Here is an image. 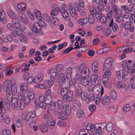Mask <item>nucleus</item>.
Masks as SVG:
<instances>
[{"instance_id": "obj_16", "label": "nucleus", "mask_w": 135, "mask_h": 135, "mask_svg": "<svg viewBox=\"0 0 135 135\" xmlns=\"http://www.w3.org/2000/svg\"><path fill=\"white\" fill-rule=\"evenodd\" d=\"M62 109L63 112L66 114L68 115H69L71 111V108L70 106L68 105H65L63 106Z\"/></svg>"}, {"instance_id": "obj_7", "label": "nucleus", "mask_w": 135, "mask_h": 135, "mask_svg": "<svg viewBox=\"0 0 135 135\" xmlns=\"http://www.w3.org/2000/svg\"><path fill=\"white\" fill-rule=\"evenodd\" d=\"M59 83L60 86L64 84L68 80L67 76L64 73H61L58 75Z\"/></svg>"}, {"instance_id": "obj_20", "label": "nucleus", "mask_w": 135, "mask_h": 135, "mask_svg": "<svg viewBox=\"0 0 135 135\" xmlns=\"http://www.w3.org/2000/svg\"><path fill=\"white\" fill-rule=\"evenodd\" d=\"M74 88L75 89V94L76 96L77 97L80 96L83 91L81 87L79 85H77L75 86Z\"/></svg>"}, {"instance_id": "obj_5", "label": "nucleus", "mask_w": 135, "mask_h": 135, "mask_svg": "<svg viewBox=\"0 0 135 135\" xmlns=\"http://www.w3.org/2000/svg\"><path fill=\"white\" fill-rule=\"evenodd\" d=\"M112 61L113 60L111 57H109L105 60L104 65V70H110Z\"/></svg>"}, {"instance_id": "obj_49", "label": "nucleus", "mask_w": 135, "mask_h": 135, "mask_svg": "<svg viewBox=\"0 0 135 135\" xmlns=\"http://www.w3.org/2000/svg\"><path fill=\"white\" fill-rule=\"evenodd\" d=\"M27 118H31L32 119L34 118L35 116V113L34 111H32L28 113L27 115Z\"/></svg>"}, {"instance_id": "obj_64", "label": "nucleus", "mask_w": 135, "mask_h": 135, "mask_svg": "<svg viewBox=\"0 0 135 135\" xmlns=\"http://www.w3.org/2000/svg\"><path fill=\"white\" fill-rule=\"evenodd\" d=\"M102 13L100 11H98L95 14L96 18L98 19H100L102 16Z\"/></svg>"}, {"instance_id": "obj_18", "label": "nucleus", "mask_w": 135, "mask_h": 135, "mask_svg": "<svg viewBox=\"0 0 135 135\" xmlns=\"http://www.w3.org/2000/svg\"><path fill=\"white\" fill-rule=\"evenodd\" d=\"M99 124H96L95 125L94 124H92L90 123H89L88 124L86 127V128L89 131H90L91 132L94 131L96 128H97V125H99Z\"/></svg>"}, {"instance_id": "obj_43", "label": "nucleus", "mask_w": 135, "mask_h": 135, "mask_svg": "<svg viewBox=\"0 0 135 135\" xmlns=\"http://www.w3.org/2000/svg\"><path fill=\"white\" fill-rule=\"evenodd\" d=\"M115 86L117 88H122L124 86V84L122 81L117 82L115 83Z\"/></svg>"}, {"instance_id": "obj_56", "label": "nucleus", "mask_w": 135, "mask_h": 135, "mask_svg": "<svg viewBox=\"0 0 135 135\" xmlns=\"http://www.w3.org/2000/svg\"><path fill=\"white\" fill-rule=\"evenodd\" d=\"M129 13L131 15L130 17H132V19H133V17L135 16V9L134 8H130Z\"/></svg>"}, {"instance_id": "obj_2", "label": "nucleus", "mask_w": 135, "mask_h": 135, "mask_svg": "<svg viewBox=\"0 0 135 135\" xmlns=\"http://www.w3.org/2000/svg\"><path fill=\"white\" fill-rule=\"evenodd\" d=\"M104 89L103 87L99 83H98L94 85V93L96 95V98L98 100H100L103 93Z\"/></svg>"}, {"instance_id": "obj_34", "label": "nucleus", "mask_w": 135, "mask_h": 135, "mask_svg": "<svg viewBox=\"0 0 135 135\" xmlns=\"http://www.w3.org/2000/svg\"><path fill=\"white\" fill-rule=\"evenodd\" d=\"M40 130L42 132H45L48 130L46 124H41L39 126Z\"/></svg>"}, {"instance_id": "obj_19", "label": "nucleus", "mask_w": 135, "mask_h": 135, "mask_svg": "<svg viewBox=\"0 0 135 135\" xmlns=\"http://www.w3.org/2000/svg\"><path fill=\"white\" fill-rule=\"evenodd\" d=\"M80 82L83 85L86 86L89 84L90 82V79L87 78L85 77H82L80 80Z\"/></svg>"}, {"instance_id": "obj_57", "label": "nucleus", "mask_w": 135, "mask_h": 135, "mask_svg": "<svg viewBox=\"0 0 135 135\" xmlns=\"http://www.w3.org/2000/svg\"><path fill=\"white\" fill-rule=\"evenodd\" d=\"M89 10L90 11L91 15H94L96 12V9L93 6H91L89 7Z\"/></svg>"}, {"instance_id": "obj_53", "label": "nucleus", "mask_w": 135, "mask_h": 135, "mask_svg": "<svg viewBox=\"0 0 135 135\" xmlns=\"http://www.w3.org/2000/svg\"><path fill=\"white\" fill-rule=\"evenodd\" d=\"M25 93L21 92L18 93V97L19 100H23L24 98Z\"/></svg>"}, {"instance_id": "obj_28", "label": "nucleus", "mask_w": 135, "mask_h": 135, "mask_svg": "<svg viewBox=\"0 0 135 135\" xmlns=\"http://www.w3.org/2000/svg\"><path fill=\"white\" fill-rule=\"evenodd\" d=\"M109 26L111 27L113 31L115 32L118 28V26L117 24L113 22V19H112L110 21Z\"/></svg>"}, {"instance_id": "obj_27", "label": "nucleus", "mask_w": 135, "mask_h": 135, "mask_svg": "<svg viewBox=\"0 0 135 135\" xmlns=\"http://www.w3.org/2000/svg\"><path fill=\"white\" fill-rule=\"evenodd\" d=\"M44 118L46 120V122L53 119L51 114L50 113V111L47 110L45 114L44 115Z\"/></svg>"}, {"instance_id": "obj_30", "label": "nucleus", "mask_w": 135, "mask_h": 135, "mask_svg": "<svg viewBox=\"0 0 135 135\" xmlns=\"http://www.w3.org/2000/svg\"><path fill=\"white\" fill-rule=\"evenodd\" d=\"M110 9L111 11H112V13L113 12L115 15H116L118 13L119 9L117 5L116 4H113L111 6Z\"/></svg>"}, {"instance_id": "obj_59", "label": "nucleus", "mask_w": 135, "mask_h": 135, "mask_svg": "<svg viewBox=\"0 0 135 135\" xmlns=\"http://www.w3.org/2000/svg\"><path fill=\"white\" fill-rule=\"evenodd\" d=\"M43 18L44 20L47 22L50 21V19L48 15L46 13H44L43 15Z\"/></svg>"}, {"instance_id": "obj_13", "label": "nucleus", "mask_w": 135, "mask_h": 135, "mask_svg": "<svg viewBox=\"0 0 135 135\" xmlns=\"http://www.w3.org/2000/svg\"><path fill=\"white\" fill-rule=\"evenodd\" d=\"M81 104L79 101L77 100H75L73 103L72 109L74 111L79 110L81 107Z\"/></svg>"}, {"instance_id": "obj_44", "label": "nucleus", "mask_w": 135, "mask_h": 135, "mask_svg": "<svg viewBox=\"0 0 135 135\" xmlns=\"http://www.w3.org/2000/svg\"><path fill=\"white\" fill-rule=\"evenodd\" d=\"M60 13L62 17L65 19L68 18L69 16V14L66 10L61 11Z\"/></svg>"}, {"instance_id": "obj_39", "label": "nucleus", "mask_w": 135, "mask_h": 135, "mask_svg": "<svg viewBox=\"0 0 135 135\" xmlns=\"http://www.w3.org/2000/svg\"><path fill=\"white\" fill-rule=\"evenodd\" d=\"M106 126V129L108 132H110L112 130L113 127L112 123L111 122H109L107 124Z\"/></svg>"}, {"instance_id": "obj_62", "label": "nucleus", "mask_w": 135, "mask_h": 135, "mask_svg": "<svg viewBox=\"0 0 135 135\" xmlns=\"http://www.w3.org/2000/svg\"><path fill=\"white\" fill-rule=\"evenodd\" d=\"M67 45V43L65 42L62 44L59 45L57 46V49L60 50L63 47L66 46Z\"/></svg>"}, {"instance_id": "obj_38", "label": "nucleus", "mask_w": 135, "mask_h": 135, "mask_svg": "<svg viewBox=\"0 0 135 135\" xmlns=\"http://www.w3.org/2000/svg\"><path fill=\"white\" fill-rule=\"evenodd\" d=\"M43 77L44 75L42 74H39L36 77L35 81L37 82H40L42 80Z\"/></svg>"}, {"instance_id": "obj_54", "label": "nucleus", "mask_w": 135, "mask_h": 135, "mask_svg": "<svg viewBox=\"0 0 135 135\" xmlns=\"http://www.w3.org/2000/svg\"><path fill=\"white\" fill-rule=\"evenodd\" d=\"M13 23L14 24V27H15L17 29L20 28L21 23L19 21H16H16H13Z\"/></svg>"}, {"instance_id": "obj_15", "label": "nucleus", "mask_w": 135, "mask_h": 135, "mask_svg": "<svg viewBox=\"0 0 135 135\" xmlns=\"http://www.w3.org/2000/svg\"><path fill=\"white\" fill-rule=\"evenodd\" d=\"M11 102L12 107L16 110L18 108L17 99L16 98H13L11 99Z\"/></svg>"}, {"instance_id": "obj_45", "label": "nucleus", "mask_w": 135, "mask_h": 135, "mask_svg": "<svg viewBox=\"0 0 135 135\" xmlns=\"http://www.w3.org/2000/svg\"><path fill=\"white\" fill-rule=\"evenodd\" d=\"M47 105L49 109L51 110L54 109L56 106L55 103L52 102Z\"/></svg>"}, {"instance_id": "obj_29", "label": "nucleus", "mask_w": 135, "mask_h": 135, "mask_svg": "<svg viewBox=\"0 0 135 135\" xmlns=\"http://www.w3.org/2000/svg\"><path fill=\"white\" fill-rule=\"evenodd\" d=\"M101 101L103 104L104 105H107L109 104L110 102L109 97L106 95H105L103 97Z\"/></svg>"}, {"instance_id": "obj_14", "label": "nucleus", "mask_w": 135, "mask_h": 135, "mask_svg": "<svg viewBox=\"0 0 135 135\" xmlns=\"http://www.w3.org/2000/svg\"><path fill=\"white\" fill-rule=\"evenodd\" d=\"M6 92L7 96V99L6 100V103H7L8 106H9L10 104V102L12 97L13 94L10 91L8 90H5Z\"/></svg>"}, {"instance_id": "obj_22", "label": "nucleus", "mask_w": 135, "mask_h": 135, "mask_svg": "<svg viewBox=\"0 0 135 135\" xmlns=\"http://www.w3.org/2000/svg\"><path fill=\"white\" fill-rule=\"evenodd\" d=\"M7 13L10 18L13 19L12 21L13 23V21H16V15L11 10L8 9L7 10Z\"/></svg>"}, {"instance_id": "obj_41", "label": "nucleus", "mask_w": 135, "mask_h": 135, "mask_svg": "<svg viewBox=\"0 0 135 135\" xmlns=\"http://www.w3.org/2000/svg\"><path fill=\"white\" fill-rule=\"evenodd\" d=\"M20 91L21 92L25 93L27 89V84H23L21 85L20 86Z\"/></svg>"}, {"instance_id": "obj_52", "label": "nucleus", "mask_w": 135, "mask_h": 135, "mask_svg": "<svg viewBox=\"0 0 135 135\" xmlns=\"http://www.w3.org/2000/svg\"><path fill=\"white\" fill-rule=\"evenodd\" d=\"M7 28L11 31H13L14 29V25L11 23H8L6 25Z\"/></svg>"}, {"instance_id": "obj_37", "label": "nucleus", "mask_w": 135, "mask_h": 135, "mask_svg": "<svg viewBox=\"0 0 135 135\" xmlns=\"http://www.w3.org/2000/svg\"><path fill=\"white\" fill-rule=\"evenodd\" d=\"M47 124L49 127L51 129H52L54 126L55 122L53 119L48 120L47 122Z\"/></svg>"}, {"instance_id": "obj_55", "label": "nucleus", "mask_w": 135, "mask_h": 135, "mask_svg": "<svg viewBox=\"0 0 135 135\" xmlns=\"http://www.w3.org/2000/svg\"><path fill=\"white\" fill-rule=\"evenodd\" d=\"M88 21L89 23L92 24L94 21V18L92 15H90L88 16Z\"/></svg>"}, {"instance_id": "obj_58", "label": "nucleus", "mask_w": 135, "mask_h": 135, "mask_svg": "<svg viewBox=\"0 0 135 135\" xmlns=\"http://www.w3.org/2000/svg\"><path fill=\"white\" fill-rule=\"evenodd\" d=\"M58 118L62 120H65L67 119V117L65 113L64 112L59 115Z\"/></svg>"}, {"instance_id": "obj_50", "label": "nucleus", "mask_w": 135, "mask_h": 135, "mask_svg": "<svg viewBox=\"0 0 135 135\" xmlns=\"http://www.w3.org/2000/svg\"><path fill=\"white\" fill-rule=\"evenodd\" d=\"M36 86L37 88L43 89H45L47 87V86L45 84H37L36 85Z\"/></svg>"}, {"instance_id": "obj_6", "label": "nucleus", "mask_w": 135, "mask_h": 135, "mask_svg": "<svg viewBox=\"0 0 135 135\" xmlns=\"http://www.w3.org/2000/svg\"><path fill=\"white\" fill-rule=\"evenodd\" d=\"M30 28L32 32L34 33H40L41 28L40 24L37 22H35L34 24H32L30 26Z\"/></svg>"}, {"instance_id": "obj_35", "label": "nucleus", "mask_w": 135, "mask_h": 135, "mask_svg": "<svg viewBox=\"0 0 135 135\" xmlns=\"http://www.w3.org/2000/svg\"><path fill=\"white\" fill-rule=\"evenodd\" d=\"M76 84V82L75 79L71 78L69 82V86L70 88H74Z\"/></svg>"}, {"instance_id": "obj_48", "label": "nucleus", "mask_w": 135, "mask_h": 135, "mask_svg": "<svg viewBox=\"0 0 135 135\" xmlns=\"http://www.w3.org/2000/svg\"><path fill=\"white\" fill-rule=\"evenodd\" d=\"M130 81L131 83L129 84V87L133 89L135 88V80L134 79L133 77L131 78Z\"/></svg>"}, {"instance_id": "obj_24", "label": "nucleus", "mask_w": 135, "mask_h": 135, "mask_svg": "<svg viewBox=\"0 0 135 135\" xmlns=\"http://www.w3.org/2000/svg\"><path fill=\"white\" fill-rule=\"evenodd\" d=\"M50 77L55 78L58 74V72L55 69H51L49 71Z\"/></svg>"}, {"instance_id": "obj_31", "label": "nucleus", "mask_w": 135, "mask_h": 135, "mask_svg": "<svg viewBox=\"0 0 135 135\" xmlns=\"http://www.w3.org/2000/svg\"><path fill=\"white\" fill-rule=\"evenodd\" d=\"M64 67L62 64H57L55 66V69L57 72H61L64 70Z\"/></svg>"}, {"instance_id": "obj_10", "label": "nucleus", "mask_w": 135, "mask_h": 135, "mask_svg": "<svg viewBox=\"0 0 135 135\" xmlns=\"http://www.w3.org/2000/svg\"><path fill=\"white\" fill-rule=\"evenodd\" d=\"M73 92L69 91L67 94L62 97L63 100L65 101H71L73 99Z\"/></svg>"}, {"instance_id": "obj_63", "label": "nucleus", "mask_w": 135, "mask_h": 135, "mask_svg": "<svg viewBox=\"0 0 135 135\" xmlns=\"http://www.w3.org/2000/svg\"><path fill=\"white\" fill-rule=\"evenodd\" d=\"M2 133L3 135H9L11 134V132L8 129H5L3 130Z\"/></svg>"}, {"instance_id": "obj_4", "label": "nucleus", "mask_w": 135, "mask_h": 135, "mask_svg": "<svg viewBox=\"0 0 135 135\" xmlns=\"http://www.w3.org/2000/svg\"><path fill=\"white\" fill-rule=\"evenodd\" d=\"M39 99L40 101L39 103L36 102H35V104L37 107H40L43 109L46 107V99L44 96H41L39 97Z\"/></svg>"}, {"instance_id": "obj_26", "label": "nucleus", "mask_w": 135, "mask_h": 135, "mask_svg": "<svg viewBox=\"0 0 135 135\" xmlns=\"http://www.w3.org/2000/svg\"><path fill=\"white\" fill-rule=\"evenodd\" d=\"M122 71H124L126 74L129 73V71L130 70V67L129 68V66H128V64L126 62H124L122 64Z\"/></svg>"}, {"instance_id": "obj_17", "label": "nucleus", "mask_w": 135, "mask_h": 135, "mask_svg": "<svg viewBox=\"0 0 135 135\" xmlns=\"http://www.w3.org/2000/svg\"><path fill=\"white\" fill-rule=\"evenodd\" d=\"M90 81L91 84H93L94 83H99L98 76L96 74H93L91 76Z\"/></svg>"}, {"instance_id": "obj_61", "label": "nucleus", "mask_w": 135, "mask_h": 135, "mask_svg": "<svg viewBox=\"0 0 135 135\" xmlns=\"http://www.w3.org/2000/svg\"><path fill=\"white\" fill-rule=\"evenodd\" d=\"M24 98V103L26 105L29 104L31 100L29 99V97L27 96H26Z\"/></svg>"}, {"instance_id": "obj_36", "label": "nucleus", "mask_w": 135, "mask_h": 135, "mask_svg": "<svg viewBox=\"0 0 135 135\" xmlns=\"http://www.w3.org/2000/svg\"><path fill=\"white\" fill-rule=\"evenodd\" d=\"M116 16L115 17V20L117 22H120L123 20V17L122 15L119 14L118 13L115 15Z\"/></svg>"}, {"instance_id": "obj_33", "label": "nucleus", "mask_w": 135, "mask_h": 135, "mask_svg": "<svg viewBox=\"0 0 135 135\" xmlns=\"http://www.w3.org/2000/svg\"><path fill=\"white\" fill-rule=\"evenodd\" d=\"M85 113L84 111L82 110H78L76 114V117L78 118H80L84 116Z\"/></svg>"}, {"instance_id": "obj_21", "label": "nucleus", "mask_w": 135, "mask_h": 135, "mask_svg": "<svg viewBox=\"0 0 135 135\" xmlns=\"http://www.w3.org/2000/svg\"><path fill=\"white\" fill-rule=\"evenodd\" d=\"M92 69L95 73L97 74L98 72V64L96 61H94L92 65Z\"/></svg>"}, {"instance_id": "obj_47", "label": "nucleus", "mask_w": 135, "mask_h": 135, "mask_svg": "<svg viewBox=\"0 0 135 135\" xmlns=\"http://www.w3.org/2000/svg\"><path fill=\"white\" fill-rule=\"evenodd\" d=\"M112 11H110L107 13V18L108 20V22H109L110 20L111 21L112 19H113L112 18Z\"/></svg>"}, {"instance_id": "obj_11", "label": "nucleus", "mask_w": 135, "mask_h": 135, "mask_svg": "<svg viewBox=\"0 0 135 135\" xmlns=\"http://www.w3.org/2000/svg\"><path fill=\"white\" fill-rule=\"evenodd\" d=\"M61 10L57 5L55 4L53 9L50 11V15L52 16L57 15L59 12H60Z\"/></svg>"}, {"instance_id": "obj_32", "label": "nucleus", "mask_w": 135, "mask_h": 135, "mask_svg": "<svg viewBox=\"0 0 135 135\" xmlns=\"http://www.w3.org/2000/svg\"><path fill=\"white\" fill-rule=\"evenodd\" d=\"M17 7L19 10L20 11H22L25 9L26 4L24 3H20L17 4Z\"/></svg>"}, {"instance_id": "obj_25", "label": "nucleus", "mask_w": 135, "mask_h": 135, "mask_svg": "<svg viewBox=\"0 0 135 135\" xmlns=\"http://www.w3.org/2000/svg\"><path fill=\"white\" fill-rule=\"evenodd\" d=\"M18 36L20 37V40L22 42H24L27 40V37L24 35V33L22 31L20 32V34Z\"/></svg>"}, {"instance_id": "obj_60", "label": "nucleus", "mask_w": 135, "mask_h": 135, "mask_svg": "<svg viewBox=\"0 0 135 135\" xmlns=\"http://www.w3.org/2000/svg\"><path fill=\"white\" fill-rule=\"evenodd\" d=\"M46 97V105L52 102V98L51 95H49L48 97Z\"/></svg>"}, {"instance_id": "obj_8", "label": "nucleus", "mask_w": 135, "mask_h": 135, "mask_svg": "<svg viewBox=\"0 0 135 135\" xmlns=\"http://www.w3.org/2000/svg\"><path fill=\"white\" fill-rule=\"evenodd\" d=\"M19 20L23 23L27 24L28 23V19L26 16L23 13L19 12L18 13L17 15Z\"/></svg>"}, {"instance_id": "obj_46", "label": "nucleus", "mask_w": 135, "mask_h": 135, "mask_svg": "<svg viewBox=\"0 0 135 135\" xmlns=\"http://www.w3.org/2000/svg\"><path fill=\"white\" fill-rule=\"evenodd\" d=\"M73 69L70 67H69L66 68L65 70V73L68 75H69L71 77Z\"/></svg>"}, {"instance_id": "obj_12", "label": "nucleus", "mask_w": 135, "mask_h": 135, "mask_svg": "<svg viewBox=\"0 0 135 135\" xmlns=\"http://www.w3.org/2000/svg\"><path fill=\"white\" fill-rule=\"evenodd\" d=\"M104 74L102 79L103 83H106L109 79V77L111 74V73L110 70L105 71Z\"/></svg>"}, {"instance_id": "obj_40", "label": "nucleus", "mask_w": 135, "mask_h": 135, "mask_svg": "<svg viewBox=\"0 0 135 135\" xmlns=\"http://www.w3.org/2000/svg\"><path fill=\"white\" fill-rule=\"evenodd\" d=\"M110 95L111 98L113 100H115L116 99L117 94L114 89H113L110 91Z\"/></svg>"}, {"instance_id": "obj_51", "label": "nucleus", "mask_w": 135, "mask_h": 135, "mask_svg": "<svg viewBox=\"0 0 135 135\" xmlns=\"http://www.w3.org/2000/svg\"><path fill=\"white\" fill-rule=\"evenodd\" d=\"M35 15L37 18L39 20H40L41 18L40 12L38 10L36 9L35 11Z\"/></svg>"}, {"instance_id": "obj_42", "label": "nucleus", "mask_w": 135, "mask_h": 135, "mask_svg": "<svg viewBox=\"0 0 135 135\" xmlns=\"http://www.w3.org/2000/svg\"><path fill=\"white\" fill-rule=\"evenodd\" d=\"M87 92L84 91H83L82 92L80 96L81 99L84 101L86 100L88 98L87 97Z\"/></svg>"}, {"instance_id": "obj_9", "label": "nucleus", "mask_w": 135, "mask_h": 135, "mask_svg": "<svg viewBox=\"0 0 135 135\" xmlns=\"http://www.w3.org/2000/svg\"><path fill=\"white\" fill-rule=\"evenodd\" d=\"M69 91H71L69 90L67 87L62 88L61 86H60L58 87L57 93L59 95L63 97L67 94Z\"/></svg>"}, {"instance_id": "obj_3", "label": "nucleus", "mask_w": 135, "mask_h": 135, "mask_svg": "<svg viewBox=\"0 0 135 135\" xmlns=\"http://www.w3.org/2000/svg\"><path fill=\"white\" fill-rule=\"evenodd\" d=\"M78 70L81 75L84 76H88L89 74V69L86 67L84 64H81L78 67Z\"/></svg>"}, {"instance_id": "obj_1", "label": "nucleus", "mask_w": 135, "mask_h": 135, "mask_svg": "<svg viewBox=\"0 0 135 135\" xmlns=\"http://www.w3.org/2000/svg\"><path fill=\"white\" fill-rule=\"evenodd\" d=\"M3 88L4 90L9 91L13 95L16 94L17 93L16 84L15 83H12L10 80H7L5 81L3 84Z\"/></svg>"}, {"instance_id": "obj_23", "label": "nucleus", "mask_w": 135, "mask_h": 135, "mask_svg": "<svg viewBox=\"0 0 135 135\" xmlns=\"http://www.w3.org/2000/svg\"><path fill=\"white\" fill-rule=\"evenodd\" d=\"M69 8L70 13L71 16L74 18H76L77 15L75 11L74 8L70 5L69 6Z\"/></svg>"}]
</instances>
